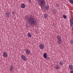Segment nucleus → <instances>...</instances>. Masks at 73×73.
<instances>
[{
  "label": "nucleus",
  "instance_id": "obj_2",
  "mask_svg": "<svg viewBox=\"0 0 73 73\" xmlns=\"http://www.w3.org/2000/svg\"><path fill=\"white\" fill-rule=\"evenodd\" d=\"M38 3L39 4V5L42 8L43 6L45 4V0H37Z\"/></svg>",
  "mask_w": 73,
  "mask_h": 73
},
{
  "label": "nucleus",
  "instance_id": "obj_26",
  "mask_svg": "<svg viewBox=\"0 0 73 73\" xmlns=\"http://www.w3.org/2000/svg\"><path fill=\"white\" fill-rule=\"evenodd\" d=\"M70 73H73V70L70 71Z\"/></svg>",
  "mask_w": 73,
  "mask_h": 73
},
{
  "label": "nucleus",
  "instance_id": "obj_20",
  "mask_svg": "<svg viewBox=\"0 0 73 73\" xmlns=\"http://www.w3.org/2000/svg\"><path fill=\"white\" fill-rule=\"evenodd\" d=\"M63 17L64 19H66V18H67L66 16L65 15H63Z\"/></svg>",
  "mask_w": 73,
  "mask_h": 73
},
{
  "label": "nucleus",
  "instance_id": "obj_8",
  "mask_svg": "<svg viewBox=\"0 0 73 73\" xmlns=\"http://www.w3.org/2000/svg\"><path fill=\"white\" fill-rule=\"evenodd\" d=\"M39 48L41 49H44V46L42 44H40V45Z\"/></svg>",
  "mask_w": 73,
  "mask_h": 73
},
{
  "label": "nucleus",
  "instance_id": "obj_24",
  "mask_svg": "<svg viewBox=\"0 0 73 73\" xmlns=\"http://www.w3.org/2000/svg\"><path fill=\"white\" fill-rule=\"evenodd\" d=\"M70 42H71V44H73V41L72 40V39L71 40V41Z\"/></svg>",
  "mask_w": 73,
  "mask_h": 73
},
{
  "label": "nucleus",
  "instance_id": "obj_1",
  "mask_svg": "<svg viewBox=\"0 0 73 73\" xmlns=\"http://www.w3.org/2000/svg\"><path fill=\"white\" fill-rule=\"evenodd\" d=\"M28 20L29 24L31 25V26H32V25L34 26L36 25V19L34 18L29 17L28 18Z\"/></svg>",
  "mask_w": 73,
  "mask_h": 73
},
{
  "label": "nucleus",
  "instance_id": "obj_15",
  "mask_svg": "<svg viewBox=\"0 0 73 73\" xmlns=\"http://www.w3.org/2000/svg\"><path fill=\"white\" fill-rule=\"evenodd\" d=\"M55 69H57V70H58V69H60V68L59 66H58V65H57L55 67Z\"/></svg>",
  "mask_w": 73,
  "mask_h": 73
},
{
  "label": "nucleus",
  "instance_id": "obj_12",
  "mask_svg": "<svg viewBox=\"0 0 73 73\" xmlns=\"http://www.w3.org/2000/svg\"><path fill=\"white\" fill-rule=\"evenodd\" d=\"M21 7L22 8H25V5L24 4H22L21 5Z\"/></svg>",
  "mask_w": 73,
  "mask_h": 73
},
{
  "label": "nucleus",
  "instance_id": "obj_7",
  "mask_svg": "<svg viewBox=\"0 0 73 73\" xmlns=\"http://www.w3.org/2000/svg\"><path fill=\"white\" fill-rule=\"evenodd\" d=\"M25 52L26 54H31V53H30V50H29V49H27Z\"/></svg>",
  "mask_w": 73,
  "mask_h": 73
},
{
  "label": "nucleus",
  "instance_id": "obj_21",
  "mask_svg": "<svg viewBox=\"0 0 73 73\" xmlns=\"http://www.w3.org/2000/svg\"><path fill=\"white\" fill-rule=\"evenodd\" d=\"M70 25L71 27H72L73 25V22H70Z\"/></svg>",
  "mask_w": 73,
  "mask_h": 73
},
{
  "label": "nucleus",
  "instance_id": "obj_27",
  "mask_svg": "<svg viewBox=\"0 0 73 73\" xmlns=\"http://www.w3.org/2000/svg\"><path fill=\"white\" fill-rule=\"evenodd\" d=\"M46 59H47V60H48L49 59V57H48V56H47V58H46Z\"/></svg>",
  "mask_w": 73,
  "mask_h": 73
},
{
  "label": "nucleus",
  "instance_id": "obj_9",
  "mask_svg": "<svg viewBox=\"0 0 73 73\" xmlns=\"http://www.w3.org/2000/svg\"><path fill=\"white\" fill-rule=\"evenodd\" d=\"M48 56L47 55V54L46 53H44L43 54V57L44 58L46 59L47 58V57Z\"/></svg>",
  "mask_w": 73,
  "mask_h": 73
},
{
  "label": "nucleus",
  "instance_id": "obj_16",
  "mask_svg": "<svg viewBox=\"0 0 73 73\" xmlns=\"http://www.w3.org/2000/svg\"><path fill=\"white\" fill-rule=\"evenodd\" d=\"M49 7V5H46V6H45V8L46 9V10H48V9Z\"/></svg>",
  "mask_w": 73,
  "mask_h": 73
},
{
  "label": "nucleus",
  "instance_id": "obj_17",
  "mask_svg": "<svg viewBox=\"0 0 73 73\" xmlns=\"http://www.w3.org/2000/svg\"><path fill=\"white\" fill-rule=\"evenodd\" d=\"M59 64L60 66H61V65H63V62H62V61L60 60Z\"/></svg>",
  "mask_w": 73,
  "mask_h": 73
},
{
  "label": "nucleus",
  "instance_id": "obj_28",
  "mask_svg": "<svg viewBox=\"0 0 73 73\" xmlns=\"http://www.w3.org/2000/svg\"><path fill=\"white\" fill-rule=\"evenodd\" d=\"M29 1H31V0H29Z\"/></svg>",
  "mask_w": 73,
  "mask_h": 73
},
{
  "label": "nucleus",
  "instance_id": "obj_19",
  "mask_svg": "<svg viewBox=\"0 0 73 73\" xmlns=\"http://www.w3.org/2000/svg\"><path fill=\"white\" fill-rule=\"evenodd\" d=\"M69 2L71 4H73V0H69Z\"/></svg>",
  "mask_w": 73,
  "mask_h": 73
},
{
  "label": "nucleus",
  "instance_id": "obj_6",
  "mask_svg": "<svg viewBox=\"0 0 73 73\" xmlns=\"http://www.w3.org/2000/svg\"><path fill=\"white\" fill-rule=\"evenodd\" d=\"M21 58L24 60V61H27V59H26V57L24 55H22Z\"/></svg>",
  "mask_w": 73,
  "mask_h": 73
},
{
  "label": "nucleus",
  "instance_id": "obj_3",
  "mask_svg": "<svg viewBox=\"0 0 73 73\" xmlns=\"http://www.w3.org/2000/svg\"><path fill=\"white\" fill-rule=\"evenodd\" d=\"M57 42L58 44H61L62 43V40H61V38L60 36L58 35L56 36Z\"/></svg>",
  "mask_w": 73,
  "mask_h": 73
},
{
  "label": "nucleus",
  "instance_id": "obj_4",
  "mask_svg": "<svg viewBox=\"0 0 73 73\" xmlns=\"http://www.w3.org/2000/svg\"><path fill=\"white\" fill-rule=\"evenodd\" d=\"M5 15L6 17L9 18L11 16V12H8V11H6Z\"/></svg>",
  "mask_w": 73,
  "mask_h": 73
},
{
  "label": "nucleus",
  "instance_id": "obj_11",
  "mask_svg": "<svg viewBox=\"0 0 73 73\" xmlns=\"http://www.w3.org/2000/svg\"><path fill=\"white\" fill-rule=\"evenodd\" d=\"M13 65H11V66L10 67V70L11 72H13Z\"/></svg>",
  "mask_w": 73,
  "mask_h": 73
},
{
  "label": "nucleus",
  "instance_id": "obj_22",
  "mask_svg": "<svg viewBox=\"0 0 73 73\" xmlns=\"http://www.w3.org/2000/svg\"><path fill=\"white\" fill-rule=\"evenodd\" d=\"M70 23H73V19H70Z\"/></svg>",
  "mask_w": 73,
  "mask_h": 73
},
{
  "label": "nucleus",
  "instance_id": "obj_14",
  "mask_svg": "<svg viewBox=\"0 0 73 73\" xmlns=\"http://www.w3.org/2000/svg\"><path fill=\"white\" fill-rule=\"evenodd\" d=\"M69 68L70 70H73V66L72 65H69Z\"/></svg>",
  "mask_w": 73,
  "mask_h": 73
},
{
  "label": "nucleus",
  "instance_id": "obj_13",
  "mask_svg": "<svg viewBox=\"0 0 73 73\" xmlns=\"http://www.w3.org/2000/svg\"><path fill=\"white\" fill-rule=\"evenodd\" d=\"M57 12V11L56 9H54L52 10V12L53 14H55L56 13V12Z\"/></svg>",
  "mask_w": 73,
  "mask_h": 73
},
{
  "label": "nucleus",
  "instance_id": "obj_10",
  "mask_svg": "<svg viewBox=\"0 0 73 73\" xmlns=\"http://www.w3.org/2000/svg\"><path fill=\"white\" fill-rule=\"evenodd\" d=\"M48 14H44V18H45L46 19H48Z\"/></svg>",
  "mask_w": 73,
  "mask_h": 73
},
{
  "label": "nucleus",
  "instance_id": "obj_5",
  "mask_svg": "<svg viewBox=\"0 0 73 73\" xmlns=\"http://www.w3.org/2000/svg\"><path fill=\"white\" fill-rule=\"evenodd\" d=\"M3 56L5 58H7V56H8V54L6 53V52H4L3 54Z\"/></svg>",
  "mask_w": 73,
  "mask_h": 73
},
{
  "label": "nucleus",
  "instance_id": "obj_23",
  "mask_svg": "<svg viewBox=\"0 0 73 73\" xmlns=\"http://www.w3.org/2000/svg\"><path fill=\"white\" fill-rule=\"evenodd\" d=\"M15 12L14 11H12V13L13 15H14L15 14Z\"/></svg>",
  "mask_w": 73,
  "mask_h": 73
},
{
  "label": "nucleus",
  "instance_id": "obj_25",
  "mask_svg": "<svg viewBox=\"0 0 73 73\" xmlns=\"http://www.w3.org/2000/svg\"><path fill=\"white\" fill-rule=\"evenodd\" d=\"M56 6L57 7H58V6H59V5L58 4V3H56Z\"/></svg>",
  "mask_w": 73,
  "mask_h": 73
},
{
  "label": "nucleus",
  "instance_id": "obj_18",
  "mask_svg": "<svg viewBox=\"0 0 73 73\" xmlns=\"http://www.w3.org/2000/svg\"><path fill=\"white\" fill-rule=\"evenodd\" d=\"M27 35L29 37H31L32 36V35H31V33H28L27 34Z\"/></svg>",
  "mask_w": 73,
  "mask_h": 73
}]
</instances>
